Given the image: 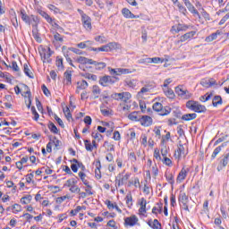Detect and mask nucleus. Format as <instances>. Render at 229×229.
Here are the masks:
<instances>
[{
	"label": "nucleus",
	"mask_w": 229,
	"mask_h": 229,
	"mask_svg": "<svg viewBox=\"0 0 229 229\" xmlns=\"http://www.w3.org/2000/svg\"><path fill=\"white\" fill-rule=\"evenodd\" d=\"M188 173H189V168L182 167L177 176V182H183V180L187 178Z\"/></svg>",
	"instance_id": "f3484780"
},
{
	"label": "nucleus",
	"mask_w": 229,
	"mask_h": 229,
	"mask_svg": "<svg viewBox=\"0 0 229 229\" xmlns=\"http://www.w3.org/2000/svg\"><path fill=\"white\" fill-rule=\"evenodd\" d=\"M78 13L81 16V22L83 28L87 30V31H91L92 30V19L89 18L81 9H78Z\"/></svg>",
	"instance_id": "f03ea898"
},
{
	"label": "nucleus",
	"mask_w": 229,
	"mask_h": 229,
	"mask_svg": "<svg viewBox=\"0 0 229 229\" xmlns=\"http://www.w3.org/2000/svg\"><path fill=\"white\" fill-rule=\"evenodd\" d=\"M129 178H130V174H126L122 178H120L117 182L118 187H121V185H124V183L128 182Z\"/></svg>",
	"instance_id": "4c0bfd02"
},
{
	"label": "nucleus",
	"mask_w": 229,
	"mask_h": 229,
	"mask_svg": "<svg viewBox=\"0 0 229 229\" xmlns=\"http://www.w3.org/2000/svg\"><path fill=\"white\" fill-rule=\"evenodd\" d=\"M217 105H223V98H221V96H216L213 98V106H217Z\"/></svg>",
	"instance_id": "79ce46f5"
},
{
	"label": "nucleus",
	"mask_w": 229,
	"mask_h": 229,
	"mask_svg": "<svg viewBox=\"0 0 229 229\" xmlns=\"http://www.w3.org/2000/svg\"><path fill=\"white\" fill-rule=\"evenodd\" d=\"M140 123L142 126H151L153 124V118L148 115H143L140 119Z\"/></svg>",
	"instance_id": "9b49d317"
},
{
	"label": "nucleus",
	"mask_w": 229,
	"mask_h": 229,
	"mask_svg": "<svg viewBox=\"0 0 229 229\" xmlns=\"http://www.w3.org/2000/svg\"><path fill=\"white\" fill-rule=\"evenodd\" d=\"M54 38L55 42H60L62 44V42H64V38L62 37V35H60V33L56 32L54 35Z\"/></svg>",
	"instance_id": "052dcab7"
},
{
	"label": "nucleus",
	"mask_w": 229,
	"mask_h": 229,
	"mask_svg": "<svg viewBox=\"0 0 229 229\" xmlns=\"http://www.w3.org/2000/svg\"><path fill=\"white\" fill-rule=\"evenodd\" d=\"M41 60H43V63L46 64H51V55H53V52L51 51V48H43L40 52Z\"/></svg>",
	"instance_id": "20e7f679"
},
{
	"label": "nucleus",
	"mask_w": 229,
	"mask_h": 229,
	"mask_svg": "<svg viewBox=\"0 0 229 229\" xmlns=\"http://www.w3.org/2000/svg\"><path fill=\"white\" fill-rule=\"evenodd\" d=\"M70 192H72L73 194H78L80 192V191H81V189H80V187H78V185L74 184L73 186H72L69 189Z\"/></svg>",
	"instance_id": "13d9d810"
},
{
	"label": "nucleus",
	"mask_w": 229,
	"mask_h": 229,
	"mask_svg": "<svg viewBox=\"0 0 229 229\" xmlns=\"http://www.w3.org/2000/svg\"><path fill=\"white\" fill-rule=\"evenodd\" d=\"M91 65H95L96 71H103V69H105L106 67V63L97 62V61L92 60Z\"/></svg>",
	"instance_id": "aec40b11"
},
{
	"label": "nucleus",
	"mask_w": 229,
	"mask_h": 229,
	"mask_svg": "<svg viewBox=\"0 0 229 229\" xmlns=\"http://www.w3.org/2000/svg\"><path fill=\"white\" fill-rule=\"evenodd\" d=\"M32 35H33L35 40H37V42L42 41V39L40 38V34H38V31L37 30V29L32 30Z\"/></svg>",
	"instance_id": "5fc2aeb1"
},
{
	"label": "nucleus",
	"mask_w": 229,
	"mask_h": 229,
	"mask_svg": "<svg viewBox=\"0 0 229 229\" xmlns=\"http://www.w3.org/2000/svg\"><path fill=\"white\" fill-rule=\"evenodd\" d=\"M175 92L179 95L182 99H190L192 97V94L189 92L187 89H183V86H177L175 88Z\"/></svg>",
	"instance_id": "423d86ee"
},
{
	"label": "nucleus",
	"mask_w": 229,
	"mask_h": 229,
	"mask_svg": "<svg viewBox=\"0 0 229 229\" xmlns=\"http://www.w3.org/2000/svg\"><path fill=\"white\" fill-rule=\"evenodd\" d=\"M95 176L98 180H101V162L100 161H97L96 163Z\"/></svg>",
	"instance_id": "b1692460"
},
{
	"label": "nucleus",
	"mask_w": 229,
	"mask_h": 229,
	"mask_svg": "<svg viewBox=\"0 0 229 229\" xmlns=\"http://www.w3.org/2000/svg\"><path fill=\"white\" fill-rule=\"evenodd\" d=\"M20 15L21 20L26 22V24H31V19L26 14V11L21 10Z\"/></svg>",
	"instance_id": "bb28decb"
},
{
	"label": "nucleus",
	"mask_w": 229,
	"mask_h": 229,
	"mask_svg": "<svg viewBox=\"0 0 229 229\" xmlns=\"http://www.w3.org/2000/svg\"><path fill=\"white\" fill-rule=\"evenodd\" d=\"M85 192L88 196H92L94 194V191H92V186L90 185V182H88V184H85Z\"/></svg>",
	"instance_id": "de8ad7c7"
},
{
	"label": "nucleus",
	"mask_w": 229,
	"mask_h": 229,
	"mask_svg": "<svg viewBox=\"0 0 229 229\" xmlns=\"http://www.w3.org/2000/svg\"><path fill=\"white\" fill-rule=\"evenodd\" d=\"M96 42H99V44H106V38L105 36H97L95 37Z\"/></svg>",
	"instance_id": "3c124183"
},
{
	"label": "nucleus",
	"mask_w": 229,
	"mask_h": 229,
	"mask_svg": "<svg viewBox=\"0 0 229 229\" xmlns=\"http://www.w3.org/2000/svg\"><path fill=\"white\" fill-rule=\"evenodd\" d=\"M109 52L114 51L115 49H121V45L117 42H110L107 44Z\"/></svg>",
	"instance_id": "c85d7f7f"
},
{
	"label": "nucleus",
	"mask_w": 229,
	"mask_h": 229,
	"mask_svg": "<svg viewBox=\"0 0 229 229\" xmlns=\"http://www.w3.org/2000/svg\"><path fill=\"white\" fill-rule=\"evenodd\" d=\"M186 106L189 110H192L193 112H197V114H201L207 112V107L199 102L194 100H190L186 103Z\"/></svg>",
	"instance_id": "f257e3e1"
},
{
	"label": "nucleus",
	"mask_w": 229,
	"mask_h": 229,
	"mask_svg": "<svg viewBox=\"0 0 229 229\" xmlns=\"http://www.w3.org/2000/svg\"><path fill=\"white\" fill-rule=\"evenodd\" d=\"M32 199H33V197L31 195H26L21 199V203L22 205H30Z\"/></svg>",
	"instance_id": "2f4dec72"
},
{
	"label": "nucleus",
	"mask_w": 229,
	"mask_h": 229,
	"mask_svg": "<svg viewBox=\"0 0 229 229\" xmlns=\"http://www.w3.org/2000/svg\"><path fill=\"white\" fill-rule=\"evenodd\" d=\"M75 62H77V64H81L83 65L89 64V65L92 64V59H89L87 57H83V56H79L75 59Z\"/></svg>",
	"instance_id": "4be33fe9"
},
{
	"label": "nucleus",
	"mask_w": 229,
	"mask_h": 229,
	"mask_svg": "<svg viewBox=\"0 0 229 229\" xmlns=\"http://www.w3.org/2000/svg\"><path fill=\"white\" fill-rule=\"evenodd\" d=\"M118 72L119 74H131V72H135V69L118 68Z\"/></svg>",
	"instance_id": "a19ab883"
},
{
	"label": "nucleus",
	"mask_w": 229,
	"mask_h": 229,
	"mask_svg": "<svg viewBox=\"0 0 229 229\" xmlns=\"http://www.w3.org/2000/svg\"><path fill=\"white\" fill-rule=\"evenodd\" d=\"M48 129L50 130V131L52 132V133H55V135H58V133H59V130H58V128H56V125H55V123H52V122H49V123H48Z\"/></svg>",
	"instance_id": "e433bc0d"
},
{
	"label": "nucleus",
	"mask_w": 229,
	"mask_h": 229,
	"mask_svg": "<svg viewBox=\"0 0 229 229\" xmlns=\"http://www.w3.org/2000/svg\"><path fill=\"white\" fill-rule=\"evenodd\" d=\"M125 201L128 207H131L133 205V198L131 197V193H128L126 195Z\"/></svg>",
	"instance_id": "c03bdc74"
},
{
	"label": "nucleus",
	"mask_w": 229,
	"mask_h": 229,
	"mask_svg": "<svg viewBox=\"0 0 229 229\" xmlns=\"http://www.w3.org/2000/svg\"><path fill=\"white\" fill-rule=\"evenodd\" d=\"M55 65L58 71H64V59L57 56L55 59Z\"/></svg>",
	"instance_id": "f704fd0d"
},
{
	"label": "nucleus",
	"mask_w": 229,
	"mask_h": 229,
	"mask_svg": "<svg viewBox=\"0 0 229 229\" xmlns=\"http://www.w3.org/2000/svg\"><path fill=\"white\" fill-rule=\"evenodd\" d=\"M22 210V207L19 204H14L13 206V214H19Z\"/></svg>",
	"instance_id": "6e6d98bb"
},
{
	"label": "nucleus",
	"mask_w": 229,
	"mask_h": 229,
	"mask_svg": "<svg viewBox=\"0 0 229 229\" xmlns=\"http://www.w3.org/2000/svg\"><path fill=\"white\" fill-rule=\"evenodd\" d=\"M154 157L156 158V160H162V157H160V150L158 148H155Z\"/></svg>",
	"instance_id": "69168bd1"
},
{
	"label": "nucleus",
	"mask_w": 229,
	"mask_h": 229,
	"mask_svg": "<svg viewBox=\"0 0 229 229\" xmlns=\"http://www.w3.org/2000/svg\"><path fill=\"white\" fill-rule=\"evenodd\" d=\"M139 205H140V208H139V214L140 216H146V205H148V201L146 200V199L141 198L139 200Z\"/></svg>",
	"instance_id": "1a4fd4ad"
},
{
	"label": "nucleus",
	"mask_w": 229,
	"mask_h": 229,
	"mask_svg": "<svg viewBox=\"0 0 229 229\" xmlns=\"http://www.w3.org/2000/svg\"><path fill=\"white\" fill-rule=\"evenodd\" d=\"M112 82V77L110 76H104L100 79L99 83L103 87H106V83H111Z\"/></svg>",
	"instance_id": "7c9ffc66"
},
{
	"label": "nucleus",
	"mask_w": 229,
	"mask_h": 229,
	"mask_svg": "<svg viewBox=\"0 0 229 229\" xmlns=\"http://www.w3.org/2000/svg\"><path fill=\"white\" fill-rule=\"evenodd\" d=\"M216 80L214 79H209V80H207V79H202L200 81V85H202V87H205V89H209V87H212V85H216Z\"/></svg>",
	"instance_id": "ddd939ff"
},
{
	"label": "nucleus",
	"mask_w": 229,
	"mask_h": 229,
	"mask_svg": "<svg viewBox=\"0 0 229 229\" xmlns=\"http://www.w3.org/2000/svg\"><path fill=\"white\" fill-rule=\"evenodd\" d=\"M98 51H102L104 53H110V51L108 50V45L107 44L104 45V46H102L100 47H98Z\"/></svg>",
	"instance_id": "338daca9"
},
{
	"label": "nucleus",
	"mask_w": 229,
	"mask_h": 229,
	"mask_svg": "<svg viewBox=\"0 0 229 229\" xmlns=\"http://www.w3.org/2000/svg\"><path fill=\"white\" fill-rule=\"evenodd\" d=\"M31 113L34 115L33 116V120L34 121H38L40 114H38V113L37 112V109L35 108V106H31Z\"/></svg>",
	"instance_id": "864d4df0"
},
{
	"label": "nucleus",
	"mask_w": 229,
	"mask_h": 229,
	"mask_svg": "<svg viewBox=\"0 0 229 229\" xmlns=\"http://www.w3.org/2000/svg\"><path fill=\"white\" fill-rule=\"evenodd\" d=\"M229 19V14L226 13L223 19L219 21V26H223V24H225V22H226Z\"/></svg>",
	"instance_id": "774afa93"
},
{
	"label": "nucleus",
	"mask_w": 229,
	"mask_h": 229,
	"mask_svg": "<svg viewBox=\"0 0 229 229\" xmlns=\"http://www.w3.org/2000/svg\"><path fill=\"white\" fill-rule=\"evenodd\" d=\"M104 147L106 148V149L107 151H115V148H114V144H112L108 141L104 142Z\"/></svg>",
	"instance_id": "49530a36"
},
{
	"label": "nucleus",
	"mask_w": 229,
	"mask_h": 229,
	"mask_svg": "<svg viewBox=\"0 0 229 229\" xmlns=\"http://www.w3.org/2000/svg\"><path fill=\"white\" fill-rule=\"evenodd\" d=\"M64 80L66 81V85H71L72 83V72L66 71L64 72Z\"/></svg>",
	"instance_id": "a878e982"
},
{
	"label": "nucleus",
	"mask_w": 229,
	"mask_h": 229,
	"mask_svg": "<svg viewBox=\"0 0 229 229\" xmlns=\"http://www.w3.org/2000/svg\"><path fill=\"white\" fill-rule=\"evenodd\" d=\"M139 223V217L135 215L124 218L125 226H135Z\"/></svg>",
	"instance_id": "0eeeda50"
},
{
	"label": "nucleus",
	"mask_w": 229,
	"mask_h": 229,
	"mask_svg": "<svg viewBox=\"0 0 229 229\" xmlns=\"http://www.w3.org/2000/svg\"><path fill=\"white\" fill-rule=\"evenodd\" d=\"M24 92L21 94L23 98H29V103L27 105L28 108H31V91L30 90V87L28 85H23Z\"/></svg>",
	"instance_id": "9d476101"
},
{
	"label": "nucleus",
	"mask_w": 229,
	"mask_h": 229,
	"mask_svg": "<svg viewBox=\"0 0 229 229\" xmlns=\"http://www.w3.org/2000/svg\"><path fill=\"white\" fill-rule=\"evenodd\" d=\"M30 64H23V71L29 78H33V72H31V70L30 69Z\"/></svg>",
	"instance_id": "473e14b6"
},
{
	"label": "nucleus",
	"mask_w": 229,
	"mask_h": 229,
	"mask_svg": "<svg viewBox=\"0 0 229 229\" xmlns=\"http://www.w3.org/2000/svg\"><path fill=\"white\" fill-rule=\"evenodd\" d=\"M148 225L153 229H162V224L157 219L148 220Z\"/></svg>",
	"instance_id": "a211bd4d"
},
{
	"label": "nucleus",
	"mask_w": 229,
	"mask_h": 229,
	"mask_svg": "<svg viewBox=\"0 0 229 229\" xmlns=\"http://www.w3.org/2000/svg\"><path fill=\"white\" fill-rule=\"evenodd\" d=\"M113 98L116 101H123V103H128L131 99V94L130 92L114 93Z\"/></svg>",
	"instance_id": "39448f33"
},
{
	"label": "nucleus",
	"mask_w": 229,
	"mask_h": 229,
	"mask_svg": "<svg viewBox=\"0 0 229 229\" xmlns=\"http://www.w3.org/2000/svg\"><path fill=\"white\" fill-rule=\"evenodd\" d=\"M165 178L171 185H174V175L172 173H166Z\"/></svg>",
	"instance_id": "37998d69"
},
{
	"label": "nucleus",
	"mask_w": 229,
	"mask_h": 229,
	"mask_svg": "<svg viewBox=\"0 0 229 229\" xmlns=\"http://www.w3.org/2000/svg\"><path fill=\"white\" fill-rule=\"evenodd\" d=\"M106 205H107V208H109V210H114V208H115V206L117 205V203H115V202L112 203V201L106 200Z\"/></svg>",
	"instance_id": "e2e57ef3"
},
{
	"label": "nucleus",
	"mask_w": 229,
	"mask_h": 229,
	"mask_svg": "<svg viewBox=\"0 0 229 229\" xmlns=\"http://www.w3.org/2000/svg\"><path fill=\"white\" fill-rule=\"evenodd\" d=\"M43 94H45V96H47V98H49V96H51V92L49 91V89H47V87H46V85H42L41 86Z\"/></svg>",
	"instance_id": "0e129e2a"
},
{
	"label": "nucleus",
	"mask_w": 229,
	"mask_h": 229,
	"mask_svg": "<svg viewBox=\"0 0 229 229\" xmlns=\"http://www.w3.org/2000/svg\"><path fill=\"white\" fill-rule=\"evenodd\" d=\"M77 89H80L81 90H85V89H87V87H89V83L87 82V81H79L77 83Z\"/></svg>",
	"instance_id": "ea45409f"
},
{
	"label": "nucleus",
	"mask_w": 229,
	"mask_h": 229,
	"mask_svg": "<svg viewBox=\"0 0 229 229\" xmlns=\"http://www.w3.org/2000/svg\"><path fill=\"white\" fill-rule=\"evenodd\" d=\"M91 94L93 96V99H98V98L101 96V88L98 85H94L91 89Z\"/></svg>",
	"instance_id": "6ab92c4d"
},
{
	"label": "nucleus",
	"mask_w": 229,
	"mask_h": 229,
	"mask_svg": "<svg viewBox=\"0 0 229 229\" xmlns=\"http://www.w3.org/2000/svg\"><path fill=\"white\" fill-rule=\"evenodd\" d=\"M182 155H185V147L182 144H179L177 150L174 152V157L180 160Z\"/></svg>",
	"instance_id": "dca6fc26"
},
{
	"label": "nucleus",
	"mask_w": 229,
	"mask_h": 229,
	"mask_svg": "<svg viewBox=\"0 0 229 229\" xmlns=\"http://www.w3.org/2000/svg\"><path fill=\"white\" fill-rule=\"evenodd\" d=\"M124 83L127 87H130V89H135V87H137V80L135 79L126 80Z\"/></svg>",
	"instance_id": "72a5a7b5"
},
{
	"label": "nucleus",
	"mask_w": 229,
	"mask_h": 229,
	"mask_svg": "<svg viewBox=\"0 0 229 229\" xmlns=\"http://www.w3.org/2000/svg\"><path fill=\"white\" fill-rule=\"evenodd\" d=\"M9 67H10V69H13V71H14L15 72H19V71H20L19 65L17 64V62H15V61H13L12 65H10Z\"/></svg>",
	"instance_id": "bf43d9fd"
},
{
	"label": "nucleus",
	"mask_w": 229,
	"mask_h": 229,
	"mask_svg": "<svg viewBox=\"0 0 229 229\" xmlns=\"http://www.w3.org/2000/svg\"><path fill=\"white\" fill-rule=\"evenodd\" d=\"M223 148H225V143H223L221 146H219L214 149V151L211 155V158H216V157H217V155H219V153H221V149H223Z\"/></svg>",
	"instance_id": "58836bf2"
},
{
	"label": "nucleus",
	"mask_w": 229,
	"mask_h": 229,
	"mask_svg": "<svg viewBox=\"0 0 229 229\" xmlns=\"http://www.w3.org/2000/svg\"><path fill=\"white\" fill-rule=\"evenodd\" d=\"M64 114L65 115V117L69 120V119H72V114H71V110L69 109V107H65L64 108Z\"/></svg>",
	"instance_id": "4d7b16f0"
},
{
	"label": "nucleus",
	"mask_w": 229,
	"mask_h": 229,
	"mask_svg": "<svg viewBox=\"0 0 229 229\" xmlns=\"http://www.w3.org/2000/svg\"><path fill=\"white\" fill-rule=\"evenodd\" d=\"M194 35H196V31L194 30L187 32L184 35L181 36L180 40H177L175 44H180V42H187V40H191V38H193Z\"/></svg>",
	"instance_id": "6e6552de"
},
{
	"label": "nucleus",
	"mask_w": 229,
	"mask_h": 229,
	"mask_svg": "<svg viewBox=\"0 0 229 229\" xmlns=\"http://www.w3.org/2000/svg\"><path fill=\"white\" fill-rule=\"evenodd\" d=\"M122 13L123 15V17H125V19H139V15H135L131 13V11H130V9L128 8H123L122 10Z\"/></svg>",
	"instance_id": "f8f14e48"
},
{
	"label": "nucleus",
	"mask_w": 229,
	"mask_h": 229,
	"mask_svg": "<svg viewBox=\"0 0 229 229\" xmlns=\"http://www.w3.org/2000/svg\"><path fill=\"white\" fill-rule=\"evenodd\" d=\"M185 6L188 8L189 12L192 13V15L197 16L199 19H201V16L199 15V12L197 11L196 7L192 5L191 2H188V4H185Z\"/></svg>",
	"instance_id": "2eb2a0df"
},
{
	"label": "nucleus",
	"mask_w": 229,
	"mask_h": 229,
	"mask_svg": "<svg viewBox=\"0 0 229 229\" xmlns=\"http://www.w3.org/2000/svg\"><path fill=\"white\" fill-rule=\"evenodd\" d=\"M164 94L169 99H174L176 95H174V91H173L170 88H164L163 89Z\"/></svg>",
	"instance_id": "5701e85b"
},
{
	"label": "nucleus",
	"mask_w": 229,
	"mask_h": 229,
	"mask_svg": "<svg viewBox=\"0 0 229 229\" xmlns=\"http://www.w3.org/2000/svg\"><path fill=\"white\" fill-rule=\"evenodd\" d=\"M221 35V30H216L215 33H212L211 35L208 36L205 38V42H214V40L217 39V37Z\"/></svg>",
	"instance_id": "412c9836"
},
{
	"label": "nucleus",
	"mask_w": 229,
	"mask_h": 229,
	"mask_svg": "<svg viewBox=\"0 0 229 229\" xmlns=\"http://www.w3.org/2000/svg\"><path fill=\"white\" fill-rule=\"evenodd\" d=\"M78 184V180L72 178L70 179L66 182V186L70 187V189L73 186V185H77Z\"/></svg>",
	"instance_id": "603ef678"
},
{
	"label": "nucleus",
	"mask_w": 229,
	"mask_h": 229,
	"mask_svg": "<svg viewBox=\"0 0 229 229\" xmlns=\"http://www.w3.org/2000/svg\"><path fill=\"white\" fill-rule=\"evenodd\" d=\"M39 15H41V17H44V19H46V21L49 24L53 23V18H51V16H49V14H47V13H46L44 11H39Z\"/></svg>",
	"instance_id": "c9c22d12"
},
{
	"label": "nucleus",
	"mask_w": 229,
	"mask_h": 229,
	"mask_svg": "<svg viewBox=\"0 0 229 229\" xmlns=\"http://www.w3.org/2000/svg\"><path fill=\"white\" fill-rule=\"evenodd\" d=\"M179 203H182V205H187L189 203V197L185 193H181L179 195Z\"/></svg>",
	"instance_id": "c756f323"
},
{
	"label": "nucleus",
	"mask_w": 229,
	"mask_h": 229,
	"mask_svg": "<svg viewBox=\"0 0 229 229\" xmlns=\"http://www.w3.org/2000/svg\"><path fill=\"white\" fill-rule=\"evenodd\" d=\"M84 144H85L86 151H90V152L93 151L94 147L92 146V143H90V140H85Z\"/></svg>",
	"instance_id": "a18cd8bd"
},
{
	"label": "nucleus",
	"mask_w": 229,
	"mask_h": 229,
	"mask_svg": "<svg viewBox=\"0 0 229 229\" xmlns=\"http://www.w3.org/2000/svg\"><path fill=\"white\" fill-rule=\"evenodd\" d=\"M174 4H177V7L179 8V12L182 13L183 15H187V8L183 6L178 0H173Z\"/></svg>",
	"instance_id": "393cba45"
},
{
	"label": "nucleus",
	"mask_w": 229,
	"mask_h": 229,
	"mask_svg": "<svg viewBox=\"0 0 229 229\" xmlns=\"http://www.w3.org/2000/svg\"><path fill=\"white\" fill-rule=\"evenodd\" d=\"M79 177L81 178V180L84 185H89V181L87 179H85L87 177V174H85V173L80 172Z\"/></svg>",
	"instance_id": "09e8293b"
},
{
	"label": "nucleus",
	"mask_w": 229,
	"mask_h": 229,
	"mask_svg": "<svg viewBox=\"0 0 229 229\" xmlns=\"http://www.w3.org/2000/svg\"><path fill=\"white\" fill-rule=\"evenodd\" d=\"M188 28V25L179 23L172 27V31H175V33H180V31H187Z\"/></svg>",
	"instance_id": "4468645a"
},
{
	"label": "nucleus",
	"mask_w": 229,
	"mask_h": 229,
	"mask_svg": "<svg viewBox=\"0 0 229 229\" xmlns=\"http://www.w3.org/2000/svg\"><path fill=\"white\" fill-rule=\"evenodd\" d=\"M153 110H155V112H158L159 115H169V114H171V107H164V106H162V103L160 102H156L153 105Z\"/></svg>",
	"instance_id": "7ed1b4c3"
},
{
	"label": "nucleus",
	"mask_w": 229,
	"mask_h": 229,
	"mask_svg": "<svg viewBox=\"0 0 229 229\" xmlns=\"http://www.w3.org/2000/svg\"><path fill=\"white\" fill-rule=\"evenodd\" d=\"M89 44H92V41L88 40V41L81 42L77 44V47H79L80 49H85V47H89Z\"/></svg>",
	"instance_id": "8fccbe9b"
},
{
	"label": "nucleus",
	"mask_w": 229,
	"mask_h": 229,
	"mask_svg": "<svg viewBox=\"0 0 229 229\" xmlns=\"http://www.w3.org/2000/svg\"><path fill=\"white\" fill-rule=\"evenodd\" d=\"M163 164H165V165H168L170 167V165H173V161L167 157H165L162 160Z\"/></svg>",
	"instance_id": "680f3d73"
},
{
	"label": "nucleus",
	"mask_w": 229,
	"mask_h": 229,
	"mask_svg": "<svg viewBox=\"0 0 229 229\" xmlns=\"http://www.w3.org/2000/svg\"><path fill=\"white\" fill-rule=\"evenodd\" d=\"M198 117V114L196 113L192 114H186L182 116V121H193V119H196Z\"/></svg>",
	"instance_id": "cd10ccee"
}]
</instances>
